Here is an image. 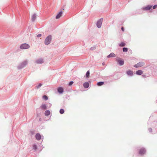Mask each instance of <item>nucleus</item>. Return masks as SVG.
Segmentation results:
<instances>
[{"label":"nucleus","mask_w":157,"mask_h":157,"mask_svg":"<svg viewBox=\"0 0 157 157\" xmlns=\"http://www.w3.org/2000/svg\"><path fill=\"white\" fill-rule=\"evenodd\" d=\"M143 73V71L141 70H139L137 71L136 72V74L137 75H141Z\"/></svg>","instance_id":"nucleus-15"},{"label":"nucleus","mask_w":157,"mask_h":157,"mask_svg":"<svg viewBox=\"0 0 157 157\" xmlns=\"http://www.w3.org/2000/svg\"><path fill=\"white\" fill-rule=\"evenodd\" d=\"M51 106H52V104H49V107H51Z\"/></svg>","instance_id":"nucleus-34"},{"label":"nucleus","mask_w":157,"mask_h":157,"mask_svg":"<svg viewBox=\"0 0 157 157\" xmlns=\"http://www.w3.org/2000/svg\"><path fill=\"white\" fill-rule=\"evenodd\" d=\"M115 56V55L113 53H110L109 55L108 56V57H112Z\"/></svg>","instance_id":"nucleus-19"},{"label":"nucleus","mask_w":157,"mask_h":157,"mask_svg":"<svg viewBox=\"0 0 157 157\" xmlns=\"http://www.w3.org/2000/svg\"><path fill=\"white\" fill-rule=\"evenodd\" d=\"M57 91L59 94H62L63 92V89L62 87H59L57 89Z\"/></svg>","instance_id":"nucleus-9"},{"label":"nucleus","mask_w":157,"mask_h":157,"mask_svg":"<svg viewBox=\"0 0 157 157\" xmlns=\"http://www.w3.org/2000/svg\"><path fill=\"white\" fill-rule=\"evenodd\" d=\"M43 59L42 58H40L37 59L35 63H36L37 64H42L44 63Z\"/></svg>","instance_id":"nucleus-5"},{"label":"nucleus","mask_w":157,"mask_h":157,"mask_svg":"<svg viewBox=\"0 0 157 157\" xmlns=\"http://www.w3.org/2000/svg\"><path fill=\"white\" fill-rule=\"evenodd\" d=\"M102 64L103 65H104L105 64V62H103V63H102Z\"/></svg>","instance_id":"nucleus-35"},{"label":"nucleus","mask_w":157,"mask_h":157,"mask_svg":"<svg viewBox=\"0 0 157 157\" xmlns=\"http://www.w3.org/2000/svg\"><path fill=\"white\" fill-rule=\"evenodd\" d=\"M157 7V5H155V6H154L153 7V9H155Z\"/></svg>","instance_id":"nucleus-31"},{"label":"nucleus","mask_w":157,"mask_h":157,"mask_svg":"<svg viewBox=\"0 0 157 157\" xmlns=\"http://www.w3.org/2000/svg\"><path fill=\"white\" fill-rule=\"evenodd\" d=\"M28 64V61L27 60H24L21 63L17 66V68L18 69H21L24 67Z\"/></svg>","instance_id":"nucleus-2"},{"label":"nucleus","mask_w":157,"mask_h":157,"mask_svg":"<svg viewBox=\"0 0 157 157\" xmlns=\"http://www.w3.org/2000/svg\"><path fill=\"white\" fill-rule=\"evenodd\" d=\"M52 39V36L51 35H49L45 38L44 40V44L46 45H48L51 43Z\"/></svg>","instance_id":"nucleus-1"},{"label":"nucleus","mask_w":157,"mask_h":157,"mask_svg":"<svg viewBox=\"0 0 157 157\" xmlns=\"http://www.w3.org/2000/svg\"><path fill=\"white\" fill-rule=\"evenodd\" d=\"M145 63L144 62H140L134 65V67L136 68L141 67L144 65Z\"/></svg>","instance_id":"nucleus-4"},{"label":"nucleus","mask_w":157,"mask_h":157,"mask_svg":"<svg viewBox=\"0 0 157 157\" xmlns=\"http://www.w3.org/2000/svg\"><path fill=\"white\" fill-rule=\"evenodd\" d=\"M96 26H97V27L98 28V20L97 21L96 23Z\"/></svg>","instance_id":"nucleus-32"},{"label":"nucleus","mask_w":157,"mask_h":157,"mask_svg":"<svg viewBox=\"0 0 157 157\" xmlns=\"http://www.w3.org/2000/svg\"><path fill=\"white\" fill-rule=\"evenodd\" d=\"M74 83V82L72 81H71L69 82L68 84V85L69 86H71Z\"/></svg>","instance_id":"nucleus-27"},{"label":"nucleus","mask_w":157,"mask_h":157,"mask_svg":"<svg viewBox=\"0 0 157 157\" xmlns=\"http://www.w3.org/2000/svg\"><path fill=\"white\" fill-rule=\"evenodd\" d=\"M146 152V151L144 148H141L139 151V154L140 155L144 154Z\"/></svg>","instance_id":"nucleus-7"},{"label":"nucleus","mask_w":157,"mask_h":157,"mask_svg":"<svg viewBox=\"0 0 157 157\" xmlns=\"http://www.w3.org/2000/svg\"><path fill=\"white\" fill-rule=\"evenodd\" d=\"M127 74L130 76H132L133 75V71L131 70L128 71L126 72Z\"/></svg>","instance_id":"nucleus-16"},{"label":"nucleus","mask_w":157,"mask_h":157,"mask_svg":"<svg viewBox=\"0 0 157 157\" xmlns=\"http://www.w3.org/2000/svg\"><path fill=\"white\" fill-rule=\"evenodd\" d=\"M36 19V14L34 13L32 17L31 20L32 22H34Z\"/></svg>","instance_id":"nucleus-13"},{"label":"nucleus","mask_w":157,"mask_h":157,"mask_svg":"<svg viewBox=\"0 0 157 157\" xmlns=\"http://www.w3.org/2000/svg\"><path fill=\"white\" fill-rule=\"evenodd\" d=\"M103 21V18H101L99 20V28L101 27Z\"/></svg>","instance_id":"nucleus-17"},{"label":"nucleus","mask_w":157,"mask_h":157,"mask_svg":"<svg viewBox=\"0 0 157 157\" xmlns=\"http://www.w3.org/2000/svg\"><path fill=\"white\" fill-rule=\"evenodd\" d=\"M29 45L26 43H23L21 45L20 48L22 49H26L29 48Z\"/></svg>","instance_id":"nucleus-3"},{"label":"nucleus","mask_w":157,"mask_h":157,"mask_svg":"<svg viewBox=\"0 0 157 157\" xmlns=\"http://www.w3.org/2000/svg\"><path fill=\"white\" fill-rule=\"evenodd\" d=\"M33 149L34 151H36L37 149V146L36 144H34L33 145Z\"/></svg>","instance_id":"nucleus-21"},{"label":"nucleus","mask_w":157,"mask_h":157,"mask_svg":"<svg viewBox=\"0 0 157 157\" xmlns=\"http://www.w3.org/2000/svg\"><path fill=\"white\" fill-rule=\"evenodd\" d=\"M83 86L85 88H87L89 86V84L88 82H86L83 84Z\"/></svg>","instance_id":"nucleus-12"},{"label":"nucleus","mask_w":157,"mask_h":157,"mask_svg":"<svg viewBox=\"0 0 157 157\" xmlns=\"http://www.w3.org/2000/svg\"><path fill=\"white\" fill-rule=\"evenodd\" d=\"M117 61L119 63V64L120 65H123L124 63V62L123 60L120 59H117Z\"/></svg>","instance_id":"nucleus-14"},{"label":"nucleus","mask_w":157,"mask_h":157,"mask_svg":"<svg viewBox=\"0 0 157 157\" xmlns=\"http://www.w3.org/2000/svg\"><path fill=\"white\" fill-rule=\"evenodd\" d=\"M104 84V82H99V86H101L103 85Z\"/></svg>","instance_id":"nucleus-29"},{"label":"nucleus","mask_w":157,"mask_h":157,"mask_svg":"<svg viewBox=\"0 0 157 157\" xmlns=\"http://www.w3.org/2000/svg\"><path fill=\"white\" fill-rule=\"evenodd\" d=\"M50 114V112L49 110H47L44 112V114L46 116H49Z\"/></svg>","instance_id":"nucleus-18"},{"label":"nucleus","mask_w":157,"mask_h":157,"mask_svg":"<svg viewBox=\"0 0 157 157\" xmlns=\"http://www.w3.org/2000/svg\"><path fill=\"white\" fill-rule=\"evenodd\" d=\"M63 13V12L62 11H60L59 13H58L56 15V18L58 19L60 17L62 16Z\"/></svg>","instance_id":"nucleus-10"},{"label":"nucleus","mask_w":157,"mask_h":157,"mask_svg":"<svg viewBox=\"0 0 157 157\" xmlns=\"http://www.w3.org/2000/svg\"><path fill=\"white\" fill-rule=\"evenodd\" d=\"M95 48H96V46H94L93 47L90 48V50H94L95 49Z\"/></svg>","instance_id":"nucleus-28"},{"label":"nucleus","mask_w":157,"mask_h":157,"mask_svg":"<svg viewBox=\"0 0 157 157\" xmlns=\"http://www.w3.org/2000/svg\"><path fill=\"white\" fill-rule=\"evenodd\" d=\"M152 7V6L148 5L147 6L144 7L142 8V10H147L150 9Z\"/></svg>","instance_id":"nucleus-8"},{"label":"nucleus","mask_w":157,"mask_h":157,"mask_svg":"<svg viewBox=\"0 0 157 157\" xmlns=\"http://www.w3.org/2000/svg\"><path fill=\"white\" fill-rule=\"evenodd\" d=\"M123 52H127L128 51V48H123Z\"/></svg>","instance_id":"nucleus-26"},{"label":"nucleus","mask_w":157,"mask_h":157,"mask_svg":"<svg viewBox=\"0 0 157 157\" xmlns=\"http://www.w3.org/2000/svg\"><path fill=\"white\" fill-rule=\"evenodd\" d=\"M121 30L123 31H124V29L123 27L121 28Z\"/></svg>","instance_id":"nucleus-33"},{"label":"nucleus","mask_w":157,"mask_h":157,"mask_svg":"<svg viewBox=\"0 0 157 157\" xmlns=\"http://www.w3.org/2000/svg\"><path fill=\"white\" fill-rule=\"evenodd\" d=\"M90 72L89 71H88L86 74V78H88L90 76Z\"/></svg>","instance_id":"nucleus-20"},{"label":"nucleus","mask_w":157,"mask_h":157,"mask_svg":"<svg viewBox=\"0 0 157 157\" xmlns=\"http://www.w3.org/2000/svg\"><path fill=\"white\" fill-rule=\"evenodd\" d=\"M47 105L46 104H42L40 107V108L42 109L43 110H45L47 108Z\"/></svg>","instance_id":"nucleus-11"},{"label":"nucleus","mask_w":157,"mask_h":157,"mask_svg":"<svg viewBox=\"0 0 157 157\" xmlns=\"http://www.w3.org/2000/svg\"><path fill=\"white\" fill-rule=\"evenodd\" d=\"M125 43L122 42L119 44V46L120 47H123L125 46Z\"/></svg>","instance_id":"nucleus-24"},{"label":"nucleus","mask_w":157,"mask_h":157,"mask_svg":"<svg viewBox=\"0 0 157 157\" xmlns=\"http://www.w3.org/2000/svg\"><path fill=\"white\" fill-rule=\"evenodd\" d=\"M43 98L45 100H47L48 99V97L46 95H44L43 96Z\"/></svg>","instance_id":"nucleus-25"},{"label":"nucleus","mask_w":157,"mask_h":157,"mask_svg":"<svg viewBox=\"0 0 157 157\" xmlns=\"http://www.w3.org/2000/svg\"><path fill=\"white\" fill-rule=\"evenodd\" d=\"M42 85V84L41 83H40L38 85H37L35 88L36 89L39 88Z\"/></svg>","instance_id":"nucleus-23"},{"label":"nucleus","mask_w":157,"mask_h":157,"mask_svg":"<svg viewBox=\"0 0 157 157\" xmlns=\"http://www.w3.org/2000/svg\"><path fill=\"white\" fill-rule=\"evenodd\" d=\"M35 138L37 140H41V136L39 133H37L35 135Z\"/></svg>","instance_id":"nucleus-6"},{"label":"nucleus","mask_w":157,"mask_h":157,"mask_svg":"<svg viewBox=\"0 0 157 157\" xmlns=\"http://www.w3.org/2000/svg\"><path fill=\"white\" fill-rule=\"evenodd\" d=\"M41 36V34H38L36 36L37 37H40Z\"/></svg>","instance_id":"nucleus-30"},{"label":"nucleus","mask_w":157,"mask_h":157,"mask_svg":"<svg viewBox=\"0 0 157 157\" xmlns=\"http://www.w3.org/2000/svg\"><path fill=\"white\" fill-rule=\"evenodd\" d=\"M96 84L98 86V82Z\"/></svg>","instance_id":"nucleus-36"},{"label":"nucleus","mask_w":157,"mask_h":157,"mask_svg":"<svg viewBox=\"0 0 157 157\" xmlns=\"http://www.w3.org/2000/svg\"><path fill=\"white\" fill-rule=\"evenodd\" d=\"M64 113V110L63 109H60L59 110V113L61 114H63Z\"/></svg>","instance_id":"nucleus-22"}]
</instances>
